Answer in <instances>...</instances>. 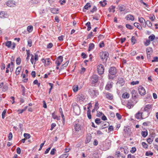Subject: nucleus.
<instances>
[{
	"mask_svg": "<svg viewBox=\"0 0 158 158\" xmlns=\"http://www.w3.org/2000/svg\"><path fill=\"white\" fill-rule=\"evenodd\" d=\"M131 131V130L128 127H126L124 129V132L127 135H130Z\"/></svg>",
	"mask_w": 158,
	"mask_h": 158,
	"instance_id": "nucleus-19",
	"label": "nucleus"
},
{
	"mask_svg": "<svg viewBox=\"0 0 158 158\" xmlns=\"http://www.w3.org/2000/svg\"><path fill=\"white\" fill-rule=\"evenodd\" d=\"M115 7L113 6H111L109 9V10L110 12H113V13L115 12Z\"/></svg>",
	"mask_w": 158,
	"mask_h": 158,
	"instance_id": "nucleus-35",
	"label": "nucleus"
},
{
	"mask_svg": "<svg viewBox=\"0 0 158 158\" xmlns=\"http://www.w3.org/2000/svg\"><path fill=\"white\" fill-rule=\"evenodd\" d=\"M139 21L140 23H141L144 24V23H145V20L142 17L139 18Z\"/></svg>",
	"mask_w": 158,
	"mask_h": 158,
	"instance_id": "nucleus-28",
	"label": "nucleus"
},
{
	"mask_svg": "<svg viewBox=\"0 0 158 158\" xmlns=\"http://www.w3.org/2000/svg\"><path fill=\"white\" fill-rule=\"evenodd\" d=\"M12 137L13 135L12 133L11 132H10L9 134V135L8 136V140L9 141L11 140L12 139Z\"/></svg>",
	"mask_w": 158,
	"mask_h": 158,
	"instance_id": "nucleus-50",
	"label": "nucleus"
},
{
	"mask_svg": "<svg viewBox=\"0 0 158 158\" xmlns=\"http://www.w3.org/2000/svg\"><path fill=\"white\" fill-rule=\"evenodd\" d=\"M104 69L103 66L101 64L97 66V71L99 74H102L104 72Z\"/></svg>",
	"mask_w": 158,
	"mask_h": 158,
	"instance_id": "nucleus-4",
	"label": "nucleus"
},
{
	"mask_svg": "<svg viewBox=\"0 0 158 158\" xmlns=\"http://www.w3.org/2000/svg\"><path fill=\"white\" fill-rule=\"evenodd\" d=\"M52 116L53 118L54 119H56L57 120H58L60 119L59 117H58L57 115H56L54 113H53L52 114Z\"/></svg>",
	"mask_w": 158,
	"mask_h": 158,
	"instance_id": "nucleus-41",
	"label": "nucleus"
},
{
	"mask_svg": "<svg viewBox=\"0 0 158 158\" xmlns=\"http://www.w3.org/2000/svg\"><path fill=\"white\" fill-rule=\"evenodd\" d=\"M110 143L109 141H106L105 144H103V149L105 150H108L110 148Z\"/></svg>",
	"mask_w": 158,
	"mask_h": 158,
	"instance_id": "nucleus-7",
	"label": "nucleus"
},
{
	"mask_svg": "<svg viewBox=\"0 0 158 158\" xmlns=\"http://www.w3.org/2000/svg\"><path fill=\"white\" fill-rule=\"evenodd\" d=\"M99 108L98 103V102H96L95 104V106L94 107V109L97 110Z\"/></svg>",
	"mask_w": 158,
	"mask_h": 158,
	"instance_id": "nucleus-51",
	"label": "nucleus"
},
{
	"mask_svg": "<svg viewBox=\"0 0 158 158\" xmlns=\"http://www.w3.org/2000/svg\"><path fill=\"white\" fill-rule=\"evenodd\" d=\"M142 135L144 138L145 137L148 135V133L147 131H142L141 133Z\"/></svg>",
	"mask_w": 158,
	"mask_h": 158,
	"instance_id": "nucleus-31",
	"label": "nucleus"
},
{
	"mask_svg": "<svg viewBox=\"0 0 158 158\" xmlns=\"http://www.w3.org/2000/svg\"><path fill=\"white\" fill-rule=\"evenodd\" d=\"M129 97V95L127 92L124 93L122 95V97L123 98H128Z\"/></svg>",
	"mask_w": 158,
	"mask_h": 158,
	"instance_id": "nucleus-26",
	"label": "nucleus"
},
{
	"mask_svg": "<svg viewBox=\"0 0 158 158\" xmlns=\"http://www.w3.org/2000/svg\"><path fill=\"white\" fill-rule=\"evenodd\" d=\"M94 45L93 43H91L89 45V47L88 48V51H90L91 50L94 48Z\"/></svg>",
	"mask_w": 158,
	"mask_h": 158,
	"instance_id": "nucleus-27",
	"label": "nucleus"
},
{
	"mask_svg": "<svg viewBox=\"0 0 158 158\" xmlns=\"http://www.w3.org/2000/svg\"><path fill=\"white\" fill-rule=\"evenodd\" d=\"M39 52V51H37L36 53H35L34 56L32 54L31 55V56L30 61L32 64H35L36 62L38 60L39 56L37 53Z\"/></svg>",
	"mask_w": 158,
	"mask_h": 158,
	"instance_id": "nucleus-1",
	"label": "nucleus"
},
{
	"mask_svg": "<svg viewBox=\"0 0 158 158\" xmlns=\"http://www.w3.org/2000/svg\"><path fill=\"white\" fill-rule=\"evenodd\" d=\"M145 23L149 27H151L152 25L151 22L149 20H147Z\"/></svg>",
	"mask_w": 158,
	"mask_h": 158,
	"instance_id": "nucleus-42",
	"label": "nucleus"
},
{
	"mask_svg": "<svg viewBox=\"0 0 158 158\" xmlns=\"http://www.w3.org/2000/svg\"><path fill=\"white\" fill-rule=\"evenodd\" d=\"M100 118H96L95 119V123L97 124H99L101 123V122H100Z\"/></svg>",
	"mask_w": 158,
	"mask_h": 158,
	"instance_id": "nucleus-52",
	"label": "nucleus"
},
{
	"mask_svg": "<svg viewBox=\"0 0 158 158\" xmlns=\"http://www.w3.org/2000/svg\"><path fill=\"white\" fill-rule=\"evenodd\" d=\"M90 6H91V5H90L89 3H87L84 6V8L86 10H88V8L89 7H90Z\"/></svg>",
	"mask_w": 158,
	"mask_h": 158,
	"instance_id": "nucleus-59",
	"label": "nucleus"
},
{
	"mask_svg": "<svg viewBox=\"0 0 158 158\" xmlns=\"http://www.w3.org/2000/svg\"><path fill=\"white\" fill-rule=\"evenodd\" d=\"M21 70V68L20 67H18L16 68L15 71V73L16 75H18L19 74Z\"/></svg>",
	"mask_w": 158,
	"mask_h": 158,
	"instance_id": "nucleus-38",
	"label": "nucleus"
},
{
	"mask_svg": "<svg viewBox=\"0 0 158 158\" xmlns=\"http://www.w3.org/2000/svg\"><path fill=\"white\" fill-rule=\"evenodd\" d=\"M53 46V45L52 43H49L47 45V48H51Z\"/></svg>",
	"mask_w": 158,
	"mask_h": 158,
	"instance_id": "nucleus-64",
	"label": "nucleus"
},
{
	"mask_svg": "<svg viewBox=\"0 0 158 158\" xmlns=\"http://www.w3.org/2000/svg\"><path fill=\"white\" fill-rule=\"evenodd\" d=\"M8 89V86L6 84L4 85L2 88V91L3 92H5Z\"/></svg>",
	"mask_w": 158,
	"mask_h": 158,
	"instance_id": "nucleus-43",
	"label": "nucleus"
},
{
	"mask_svg": "<svg viewBox=\"0 0 158 158\" xmlns=\"http://www.w3.org/2000/svg\"><path fill=\"white\" fill-rule=\"evenodd\" d=\"M81 56L83 59L86 58L87 57V56L84 52H82L81 54Z\"/></svg>",
	"mask_w": 158,
	"mask_h": 158,
	"instance_id": "nucleus-58",
	"label": "nucleus"
},
{
	"mask_svg": "<svg viewBox=\"0 0 158 158\" xmlns=\"http://www.w3.org/2000/svg\"><path fill=\"white\" fill-rule=\"evenodd\" d=\"M77 99L78 101H83L85 99V97L83 94H78L77 96Z\"/></svg>",
	"mask_w": 158,
	"mask_h": 158,
	"instance_id": "nucleus-5",
	"label": "nucleus"
},
{
	"mask_svg": "<svg viewBox=\"0 0 158 158\" xmlns=\"http://www.w3.org/2000/svg\"><path fill=\"white\" fill-rule=\"evenodd\" d=\"M7 6L10 7H13L15 6V2L13 1H9L6 2Z\"/></svg>",
	"mask_w": 158,
	"mask_h": 158,
	"instance_id": "nucleus-11",
	"label": "nucleus"
},
{
	"mask_svg": "<svg viewBox=\"0 0 158 158\" xmlns=\"http://www.w3.org/2000/svg\"><path fill=\"white\" fill-rule=\"evenodd\" d=\"M73 90L74 92H77L78 90V85H76L73 86Z\"/></svg>",
	"mask_w": 158,
	"mask_h": 158,
	"instance_id": "nucleus-25",
	"label": "nucleus"
},
{
	"mask_svg": "<svg viewBox=\"0 0 158 158\" xmlns=\"http://www.w3.org/2000/svg\"><path fill=\"white\" fill-rule=\"evenodd\" d=\"M27 106H26L24 108L22 109H19L17 111L19 113V114L22 113L24 111H25L27 108Z\"/></svg>",
	"mask_w": 158,
	"mask_h": 158,
	"instance_id": "nucleus-32",
	"label": "nucleus"
},
{
	"mask_svg": "<svg viewBox=\"0 0 158 158\" xmlns=\"http://www.w3.org/2000/svg\"><path fill=\"white\" fill-rule=\"evenodd\" d=\"M155 38V36L154 35L152 34L148 37L149 40L150 41H153Z\"/></svg>",
	"mask_w": 158,
	"mask_h": 158,
	"instance_id": "nucleus-37",
	"label": "nucleus"
},
{
	"mask_svg": "<svg viewBox=\"0 0 158 158\" xmlns=\"http://www.w3.org/2000/svg\"><path fill=\"white\" fill-rule=\"evenodd\" d=\"M112 85L113 83L112 82H108L105 87V89L108 90H109L112 88Z\"/></svg>",
	"mask_w": 158,
	"mask_h": 158,
	"instance_id": "nucleus-15",
	"label": "nucleus"
},
{
	"mask_svg": "<svg viewBox=\"0 0 158 158\" xmlns=\"http://www.w3.org/2000/svg\"><path fill=\"white\" fill-rule=\"evenodd\" d=\"M143 113L140 111H139L135 115V118L138 119L142 118V114Z\"/></svg>",
	"mask_w": 158,
	"mask_h": 158,
	"instance_id": "nucleus-13",
	"label": "nucleus"
},
{
	"mask_svg": "<svg viewBox=\"0 0 158 158\" xmlns=\"http://www.w3.org/2000/svg\"><path fill=\"white\" fill-rule=\"evenodd\" d=\"M24 136L26 138V139H29L30 138L31 136L29 134L24 133Z\"/></svg>",
	"mask_w": 158,
	"mask_h": 158,
	"instance_id": "nucleus-46",
	"label": "nucleus"
},
{
	"mask_svg": "<svg viewBox=\"0 0 158 158\" xmlns=\"http://www.w3.org/2000/svg\"><path fill=\"white\" fill-rule=\"evenodd\" d=\"M91 139V135L87 136L85 141V143H89Z\"/></svg>",
	"mask_w": 158,
	"mask_h": 158,
	"instance_id": "nucleus-20",
	"label": "nucleus"
},
{
	"mask_svg": "<svg viewBox=\"0 0 158 158\" xmlns=\"http://www.w3.org/2000/svg\"><path fill=\"white\" fill-rule=\"evenodd\" d=\"M63 58L62 56H60L58 57L57 60L61 63V62L63 61Z\"/></svg>",
	"mask_w": 158,
	"mask_h": 158,
	"instance_id": "nucleus-45",
	"label": "nucleus"
},
{
	"mask_svg": "<svg viewBox=\"0 0 158 158\" xmlns=\"http://www.w3.org/2000/svg\"><path fill=\"white\" fill-rule=\"evenodd\" d=\"M50 10L53 14H57L58 13L59 9L58 8H51Z\"/></svg>",
	"mask_w": 158,
	"mask_h": 158,
	"instance_id": "nucleus-17",
	"label": "nucleus"
},
{
	"mask_svg": "<svg viewBox=\"0 0 158 158\" xmlns=\"http://www.w3.org/2000/svg\"><path fill=\"white\" fill-rule=\"evenodd\" d=\"M153 138L149 137L147 139V142L149 144H151L153 141Z\"/></svg>",
	"mask_w": 158,
	"mask_h": 158,
	"instance_id": "nucleus-39",
	"label": "nucleus"
},
{
	"mask_svg": "<svg viewBox=\"0 0 158 158\" xmlns=\"http://www.w3.org/2000/svg\"><path fill=\"white\" fill-rule=\"evenodd\" d=\"M126 26L127 28L129 29H133V27L131 25L127 24L126 25Z\"/></svg>",
	"mask_w": 158,
	"mask_h": 158,
	"instance_id": "nucleus-56",
	"label": "nucleus"
},
{
	"mask_svg": "<svg viewBox=\"0 0 158 158\" xmlns=\"http://www.w3.org/2000/svg\"><path fill=\"white\" fill-rule=\"evenodd\" d=\"M142 145L143 147L145 148H147L148 147V145L147 143H146L145 142H143L142 143Z\"/></svg>",
	"mask_w": 158,
	"mask_h": 158,
	"instance_id": "nucleus-60",
	"label": "nucleus"
},
{
	"mask_svg": "<svg viewBox=\"0 0 158 158\" xmlns=\"http://www.w3.org/2000/svg\"><path fill=\"white\" fill-rule=\"evenodd\" d=\"M89 92L90 95L93 97H95L98 95V91L92 89H90Z\"/></svg>",
	"mask_w": 158,
	"mask_h": 158,
	"instance_id": "nucleus-3",
	"label": "nucleus"
},
{
	"mask_svg": "<svg viewBox=\"0 0 158 158\" xmlns=\"http://www.w3.org/2000/svg\"><path fill=\"white\" fill-rule=\"evenodd\" d=\"M5 45L8 48H10L12 45L11 42L10 41H7L5 43Z\"/></svg>",
	"mask_w": 158,
	"mask_h": 158,
	"instance_id": "nucleus-29",
	"label": "nucleus"
},
{
	"mask_svg": "<svg viewBox=\"0 0 158 158\" xmlns=\"http://www.w3.org/2000/svg\"><path fill=\"white\" fill-rule=\"evenodd\" d=\"M33 29V27L32 26L30 25L27 27V31L29 32H31Z\"/></svg>",
	"mask_w": 158,
	"mask_h": 158,
	"instance_id": "nucleus-33",
	"label": "nucleus"
},
{
	"mask_svg": "<svg viewBox=\"0 0 158 158\" xmlns=\"http://www.w3.org/2000/svg\"><path fill=\"white\" fill-rule=\"evenodd\" d=\"M99 56L102 60L105 59L107 60L109 56V53L106 51L102 52L99 53Z\"/></svg>",
	"mask_w": 158,
	"mask_h": 158,
	"instance_id": "nucleus-2",
	"label": "nucleus"
},
{
	"mask_svg": "<svg viewBox=\"0 0 158 158\" xmlns=\"http://www.w3.org/2000/svg\"><path fill=\"white\" fill-rule=\"evenodd\" d=\"M109 73L110 74L114 75L116 73V69L114 67H111L109 70Z\"/></svg>",
	"mask_w": 158,
	"mask_h": 158,
	"instance_id": "nucleus-10",
	"label": "nucleus"
},
{
	"mask_svg": "<svg viewBox=\"0 0 158 158\" xmlns=\"http://www.w3.org/2000/svg\"><path fill=\"white\" fill-rule=\"evenodd\" d=\"M138 90L139 94L142 95H144L146 94V91L141 86L139 87Z\"/></svg>",
	"mask_w": 158,
	"mask_h": 158,
	"instance_id": "nucleus-9",
	"label": "nucleus"
},
{
	"mask_svg": "<svg viewBox=\"0 0 158 158\" xmlns=\"http://www.w3.org/2000/svg\"><path fill=\"white\" fill-rule=\"evenodd\" d=\"M131 93L133 98L136 97V92L135 90L134 89L132 90L131 92Z\"/></svg>",
	"mask_w": 158,
	"mask_h": 158,
	"instance_id": "nucleus-30",
	"label": "nucleus"
},
{
	"mask_svg": "<svg viewBox=\"0 0 158 158\" xmlns=\"http://www.w3.org/2000/svg\"><path fill=\"white\" fill-rule=\"evenodd\" d=\"M91 80L92 83H97L98 80V75L94 74L91 77Z\"/></svg>",
	"mask_w": 158,
	"mask_h": 158,
	"instance_id": "nucleus-6",
	"label": "nucleus"
},
{
	"mask_svg": "<svg viewBox=\"0 0 158 158\" xmlns=\"http://www.w3.org/2000/svg\"><path fill=\"white\" fill-rule=\"evenodd\" d=\"M136 42V40L134 36H132L131 38V42L133 45L135 44Z\"/></svg>",
	"mask_w": 158,
	"mask_h": 158,
	"instance_id": "nucleus-40",
	"label": "nucleus"
},
{
	"mask_svg": "<svg viewBox=\"0 0 158 158\" xmlns=\"http://www.w3.org/2000/svg\"><path fill=\"white\" fill-rule=\"evenodd\" d=\"M28 46L31 47L32 46V40L31 39H29L27 41Z\"/></svg>",
	"mask_w": 158,
	"mask_h": 158,
	"instance_id": "nucleus-53",
	"label": "nucleus"
},
{
	"mask_svg": "<svg viewBox=\"0 0 158 158\" xmlns=\"http://www.w3.org/2000/svg\"><path fill=\"white\" fill-rule=\"evenodd\" d=\"M152 106L151 105H146L144 108L143 110H144V111H146L147 112H149V110L152 108Z\"/></svg>",
	"mask_w": 158,
	"mask_h": 158,
	"instance_id": "nucleus-14",
	"label": "nucleus"
},
{
	"mask_svg": "<svg viewBox=\"0 0 158 158\" xmlns=\"http://www.w3.org/2000/svg\"><path fill=\"white\" fill-rule=\"evenodd\" d=\"M153 154V153L152 152L149 151V152H146L145 153V155L146 156H148L150 155V156H152Z\"/></svg>",
	"mask_w": 158,
	"mask_h": 158,
	"instance_id": "nucleus-48",
	"label": "nucleus"
},
{
	"mask_svg": "<svg viewBox=\"0 0 158 158\" xmlns=\"http://www.w3.org/2000/svg\"><path fill=\"white\" fill-rule=\"evenodd\" d=\"M46 60L47 62V64H45V66H47L50 65L52 64L50 59L49 58L46 59Z\"/></svg>",
	"mask_w": 158,
	"mask_h": 158,
	"instance_id": "nucleus-24",
	"label": "nucleus"
},
{
	"mask_svg": "<svg viewBox=\"0 0 158 158\" xmlns=\"http://www.w3.org/2000/svg\"><path fill=\"white\" fill-rule=\"evenodd\" d=\"M135 105V103L131 100H128L127 104V106L129 109L133 107Z\"/></svg>",
	"mask_w": 158,
	"mask_h": 158,
	"instance_id": "nucleus-8",
	"label": "nucleus"
},
{
	"mask_svg": "<svg viewBox=\"0 0 158 158\" xmlns=\"http://www.w3.org/2000/svg\"><path fill=\"white\" fill-rule=\"evenodd\" d=\"M56 151V149L54 148L52 149L50 152V154L52 155H54L55 154V151Z\"/></svg>",
	"mask_w": 158,
	"mask_h": 158,
	"instance_id": "nucleus-63",
	"label": "nucleus"
},
{
	"mask_svg": "<svg viewBox=\"0 0 158 158\" xmlns=\"http://www.w3.org/2000/svg\"><path fill=\"white\" fill-rule=\"evenodd\" d=\"M74 128L76 131H78L81 129V126L80 124H76L74 126Z\"/></svg>",
	"mask_w": 158,
	"mask_h": 158,
	"instance_id": "nucleus-21",
	"label": "nucleus"
},
{
	"mask_svg": "<svg viewBox=\"0 0 158 158\" xmlns=\"http://www.w3.org/2000/svg\"><path fill=\"white\" fill-rule=\"evenodd\" d=\"M134 25L135 27H137L139 30H142V28L139 23H134Z\"/></svg>",
	"mask_w": 158,
	"mask_h": 158,
	"instance_id": "nucleus-22",
	"label": "nucleus"
},
{
	"mask_svg": "<svg viewBox=\"0 0 158 158\" xmlns=\"http://www.w3.org/2000/svg\"><path fill=\"white\" fill-rule=\"evenodd\" d=\"M119 10L121 12L124 11L125 10V7L123 5L119 6Z\"/></svg>",
	"mask_w": 158,
	"mask_h": 158,
	"instance_id": "nucleus-44",
	"label": "nucleus"
},
{
	"mask_svg": "<svg viewBox=\"0 0 158 158\" xmlns=\"http://www.w3.org/2000/svg\"><path fill=\"white\" fill-rule=\"evenodd\" d=\"M61 117L63 119V124H64L65 122V119H64V116L63 114L62 111V112H61Z\"/></svg>",
	"mask_w": 158,
	"mask_h": 158,
	"instance_id": "nucleus-54",
	"label": "nucleus"
},
{
	"mask_svg": "<svg viewBox=\"0 0 158 158\" xmlns=\"http://www.w3.org/2000/svg\"><path fill=\"white\" fill-rule=\"evenodd\" d=\"M136 151V149L135 147H132L130 151V152L132 153H134Z\"/></svg>",
	"mask_w": 158,
	"mask_h": 158,
	"instance_id": "nucleus-57",
	"label": "nucleus"
},
{
	"mask_svg": "<svg viewBox=\"0 0 158 158\" xmlns=\"http://www.w3.org/2000/svg\"><path fill=\"white\" fill-rule=\"evenodd\" d=\"M125 19L127 20H130L132 21H133L134 19V16L130 14L127 15L125 17Z\"/></svg>",
	"mask_w": 158,
	"mask_h": 158,
	"instance_id": "nucleus-16",
	"label": "nucleus"
},
{
	"mask_svg": "<svg viewBox=\"0 0 158 158\" xmlns=\"http://www.w3.org/2000/svg\"><path fill=\"white\" fill-rule=\"evenodd\" d=\"M152 52V48L150 47H148L146 49L147 54L151 53Z\"/></svg>",
	"mask_w": 158,
	"mask_h": 158,
	"instance_id": "nucleus-34",
	"label": "nucleus"
},
{
	"mask_svg": "<svg viewBox=\"0 0 158 158\" xmlns=\"http://www.w3.org/2000/svg\"><path fill=\"white\" fill-rule=\"evenodd\" d=\"M7 15L5 12L2 11L0 12V17L2 18H6Z\"/></svg>",
	"mask_w": 158,
	"mask_h": 158,
	"instance_id": "nucleus-18",
	"label": "nucleus"
},
{
	"mask_svg": "<svg viewBox=\"0 0 158 158\" xmlns=\"http://www.w3.org/2000/svg\"><path fill=\"white\" fill-rule=\"evenodd\" d=\"M153 59L152 60V62L158 61V57L157 56L153 58Z\"/></svg>",
	"mask_w": 158,
	"mask_h": 158,
	"instance_id": "nucleus-55",
	"label": "nucleus"
},
{
	"mask_svg": "<svg viewBox=\"0 0 158 158\" xmlns=\"http://www.w3.org/2000/svg\"><path fill=\"white\" fill-rule=\"evenodd\" d=\"M86 26L87 27V30L89 31L91 28L90 26V23L88 22L85 24Z\"/></svg>",
	"mask_w": 158,
	"mask_h": 158,
	"instance_id": "nucleus-36",
	"label": "nucleus"
},
{
	"mask_svg": "<svg viewBox=\"0 0 158 158\" xmlns=\"http://www.w3.org/2000/svg\"><path fill=\"white\" fill-rule=\"evenodd\" d=\"M139 81H133L131 82V84L133 85L138 84L139 83Z\"/></svg>",
	"mask_w": 158,
	"mask_h": 158,
	"instance_id": "nucleus-61",
	"label": "nucleus"
},
{
	"mask_svg": "<svg viewBox=\"0 0 158 158\" xmlns=\"http://www.w3.org/2000/svg\"><path fill=\"white\" fill-rule=\"evenodd\" d=\"M73 111L77 114H79L80 112V110L78 106H75L73 108Z\"/></svg>",
	"mask_w": 158,
	"mask_h": 158,
	"instance_id": "nucleus-12",
	"label": "nucleus"
},
{
	"mask_svg": "<svg viewBox=\"0 0 158 158\" xmlns=\"http://www.w3.org/2000/svg\"><path fill=\"white\" fill-rule=\"evenodd\" d=\"M106 97L107 98L110 100H111L113 98V96L111 94L109 93H108L106 94Z\"/></svg>",
	"mask_w": 158,
	"mask_h": 158,
	"instance_id": "nucleus-23",
	"label": "nucleus"
},
{
	"mask_svg": "<svg viewBox=\"0 0 158 158\" xmlns=\"http://www.w3.org/2000/svg\"><path fill=\"white\" fill-rule=\"evenodd\" d=\"M150 44V41L149 40H147L146 42L144 43L145 45L147 46Z\"/></svg>",
	"mask_w": 158,
	"mask_h": 158,
	"instance_id": "nucleus-62",
	"label": "nucleus"
},
{
	"mask_svg": "<svg viewBox=\"0 0 158 158\" xmlns=\"http://www.w3.org/2000/svg\"><path fill=\"white\" fill-rule=\"evenodd\" d=\"M6 110H4L2 113V118L4 119L5 118V115L6 113Z\"/></svg>",
	"mask_w": 158,
	"mask_h": 158,
	"instance_id": "nucleus-47",
	"label": "nucleus"
},
{
	"mask_svg": "<svg viewBox=\"0 0 158 158\" xmlns=\"http://www.w3.org/2000/svg\"><path fill=\"white\" fill-rule=\"evenodd\" d=\"M21 59L19 58H18L16 60V64L18 65H19L21 63Z\"/></svg>",
	"mask_w": 158,
	"mask_h": 158,
	"instance_id": "nucleus-49",
	"label": "nucleus"
}]
</instances>
